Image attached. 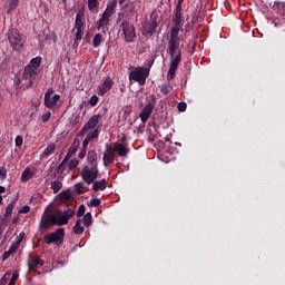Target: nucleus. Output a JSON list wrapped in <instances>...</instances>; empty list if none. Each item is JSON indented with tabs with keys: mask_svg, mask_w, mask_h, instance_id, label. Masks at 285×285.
I'll list each match as a JSON object with an SVG mask.
<instances>
[{
	"mask_svg": "<svg viewBox=\"0 0 285 285\" xmlns=\"http://www.w3.org/2000/svg\"><path fill=\"white\" fill-rule=\"evenodd\" d=\"M75 217V209L62 212L58 207H47L40 220V228L48 230L50 226H66Z\"/></svg>",
	"mask_w": 285,
	"mask_h": 285,
	"instance_id": "nucleus-1",
	"label": "nucleus"
},
{
	"mask_svg": "<svg viewBox=\"0 0 285 285\" xmlns=\"http://www.w3.org/2000/svg\"><path fill=\"white\" fill-rule=\"evenodd\" d=\"M181 31H184V22H174V26L170 31V39L168 46L170 57H175V55L181 52L179 50V32Z\"/></svg>",
	"mask_w": 285,
	"mask_h": 285,
	"instance_id": "nucleus-2",
	"label": "nucleus"
},
{
	"mask_svg": "<svg viewBox=\"0 0 285 285\" xmlns=\"http://www.w3.org/2000/svg\"><path fill=\"white\" fill-rule=\"evenodd\" d=\"M104 124V115L97 114L94 115L89 120L83 125L81 130L78 134V137H83L89 130H97V137L101 132V126Z\"/></svg>",
	"mask_w": 285,
	"mask_h": 285,
	"instance_id": "nucleus-3",
	"label": "nucleus"
},
{
	"mask_svg": "<svg viewBox=\"0 0 285 285\" xmlns=\"http://www.w3.org/2000/svg\"><path fill=\"white\" fill-rule=\"evenodd\" d=\"M150 76V68L134 67L129 72V81H136L140 86H146V79Z\"/></svg>",
	"mask_w": 285,
	"mask_h": 285,
	"instance_id": "nucleus-4",
	"label": "nucleus"
},
{
	"mask_svg": "<svg viewBox=\"0 0 285 285\" xmlns=\"http://www.w3.org/2000/svg\"><path fill=\"white\" fill-rule=\"evenodd\" d=\"M8 39L13 50H21V48H23V45L26 43V37L19 33V30L17 29H11L9 31Z\"/></svg>",
	"mask_w": 285,
	"mask_h": 285,
	"instance_id": "nucleus-5",
	"label": "nucleus"
},
{
	"mask_svg": "<svg viewBox=\"0 0 285 285\" xmlns=\"http://www.w3.org/2000/svg\"><path fill=\"white\" fill-rule=\"evenodd\" d=\"M81 177L85 181V184H95V180L97 177H99V167H92L88 165H83L81 170Z\"/></svg>",
	"mask_w": 285,
	"mask_h": 285,
	"instance_id": "nucleus-6",
	"label": "nucleus"
},
{
	"mask_svg": "<svg viewBox=\"0 0 285 285\" xmlns=\"http://www.w3.org/2000/svg\"><path fill=\"white\" fill-rule=\"evenodd\" d=\"M120 28L124 32L125 41L127 43H132V41L137 39V30L135 29V24L130 23V21L122 20Z\"/></svg>",
	"mask_w": 285,
	"mask_h": 285,
	"instance_id": "nucleus-7",
	"label": "nucleus"
},
{
	"mask_svg": "<svg viewBox=\"0 0 285 285\" xmlns=\"http://www.w3.org/2000/svg\"><path fill=\"white\" fill-rule=\"evenodd\" d=\"M66 237V229L63 227L58 228L53 233L45 236L46 244H55L56 246H61L63 244V239Z\"/></svg>",
	"mask_w": 285,
	"mask_h": 285,
	"instance_id": "nucleus-8",
	"label": "nucleus"
},
{
	"mask_svg": "<svg viewBox=\"0 0 285 285\" xmlns=\"http://www.w3.org/2000/svg\"><path fill=\"white\" fill-rule=\"evenodd\" d=\"M38 75L39 71H37V69H32L30 67L24 68L22 79L23 81H27L26 88H32V83H35Z\"/></svg>",
	"mask_w": 285,
	"mask_h": 285,
	"instance_id": "nucleus-9",
	"label": "nucleus"
},
{
	"mask_svg": "<svg viewBox=\"0 0 285 285\" xmlns=\"http://www.w3.org/2000/svg\"><path fill=\"white\" fill-rule=\"evenodd\" d=\"M170 66L169 71L167 73L168 79H175V72H177V68H179V63H181V52L178 51L176 56L170 57Z\"/></svg>",
	"mask_w": 285,
	"mask_h": 285,
	"instance_id": "nucleus-10",
	"label": "nucleus"
},
{
	"mask_svg": "<svg viewBox=\"0 0 285 285\" xmlns=\"http://www.w3.org/2000/svg\"><path fill=\"white\" fill-rule=\"evenodd\" d=\"M115 159H117V151L115 150V147L107 146L106 150L102 154L104 166H110V164H112Z\"/></svg>",
	"mask_w": 285,
	"mask_h": 285,
	"instance_id": "nucleus-11",
	"label": "nucleus"
},
{
	"mask_svg": "<svg viewBox=\"0 0 285 285\" xmlns=\"http://www.w3.org/2000/svg\"><path fill=\"white\" fill-rule=\"evenodd\" d=\"M112 86H115V82L112 79H110V77H107L98 87L99 97H104L107 92H110Z\"/></svg>",
	"mask_w": 285,
	"mask_h": 285,
	"instance_id": "nucleus-12",
	"label": "nucleus"
},
{
	"mask_svg": "<svg viewBox=\"0 0 285 285\" xmlns=\"http://www.w3.org/2000/svg\"><path fill=\"white\" fill-rule=\"evenodd\" d=\"M153 110H155V105H153L150 102L144 107L142 111L139 115L142 124H146V121H148V119H150V115H153Z\"/></svg>",
	"mask_w": 285,
	"mask_h": 285,
	"instance_id": "nucleus-13",
	"label": "nucleus"
},
{
	"mask_svg": "<svg viewBox=\"0 0 285 285\" xmlns=\"http://www.w3.org/2000/svg\"><path fill=\"white\" fill-rule=\"evenodd\" d=\"M45 262L41 261L39 256H30L28 261L29 271H37V268H41Z\"/></svg>",
	"mask_w": 285,
	"mask_h": 285,
	"instance_id": "nucleus-14",
	"label": "nucleus"
},
{
	"mask_svg": "<svg viewBox=\"0 0 285 285\" xmlns=\"http://www.w3.org/2000/svg\"><path fill=\"white\" fill-rule=\"evenodd\" d=\"M112 147L118 157H128V153H130V149H128V147H126L124 144L116 142L112 145Z\"/></svg>",
	"mask_w": 285,
	"mask_h": 285,
	"instance_id": "nucleus-15",
	"label": "nucleus"
},
{
	"mask_svg": "<svg viewBox=\"0 0 285 285\" xmlns=\"http://www.w3.org/2000/svg\"><path fill=\"white\" fill-rule=\"evenodd\" d=\"M150 21L149 27H146L147 35H155V32H157V27L159 26L157 23V14L155 12L150 14Z\"/></svg>",
	"mask_w": 285,
	"mask_h": 285,
	"instance_id": "nucleus-16",
	"label": "nucleus"
},
{
	"mask_svg": "<svg viewBox=\"0 0 285 285\" xmlns=\"http://www.w3.org/2000/svg\"><path fill=\"white\" fill-rule=\"evenodd\" d=\"M115 10H117V0H112L106 8V10L102 13V17L110 20V17L115 13Z\"/></svg>",
	"mask_w": 285,
	"mask_h": 285,
	"instance_id": "nucleus-17",
	"label": "nucleus"
},
{
	"mask_svg": "<svg viewBox=\"0 0 285 285\" xmlns=\"http://www.w3.org/2000/svg\"><path fill=\"white\" fill-rule=\"evenodd\" d=\"M183 3H184V0H178L177 7H176V13L174 17V22L176 23H184V16L181 14Z\"/></svg>",
	"mask_w": 285,
	"mask_h": 285,
	"instance_id": "nucleus-18",
	"label": "nucleus"
},
{
	"mask_svg": "<svg viewBox=\"0 0 285 285\" xmlns=\"http://www.w3.org/2000/svg\"><path fill=\"white\" fill-rule=\"evenodd\" d=\"M97 132V130H92L86 136L85 140L82 141V149L88 150V145L90 144V141H94V139H99Z\"/></svg>",
	"mask_w": 285,
	"mask_h": 285,
	"instance_id": "nucleus-19",
	"label": "nucleus"
},
{
	"mask_svg": "<svg viewBox=\"0 0 285 285\" xmlns=\"http://www.w3.org/2000/svg\"><path fill=\"white\" fill-rule=\"evenodd\" d=\"M87 166L96 167L98 168L99 164L97 163V151L96 150H89L87 155Z\"/></svg>",
	"mask_w": 285,
	"mask_h": 285,
	"instance_id": "nucleus-20",
	"label": "nucleus"
},
{
	"mask_svg": "<svg viewBox=\"0 0 285 285\" xmlns=\"http://www.w3.org/2000/svg\"><path fill=\"white\" fill-rule=\"evenodd\" d=\"M61 99V96L59 94H56L51 96L50 98L45 99V106L46 108H55L57 106V102Z\"/></svg>",
	"mask_w": 285,
	"mask_h": 285,
	"instance_id": "nucleus-21",
	"label": "nucleus"
},
{
	"mask_svg": "<svg viewBox=\"0 0 285 285\" xmlns=\"http://www.w3.org/2000/svg\"><path fill=\"white\" fill-rule=\"evenodd\" d=\"M91 184H92V190L95 193H99V190H106V179H101L97 181L94 180V183Z\"/></svg>",
	"mask_w": 285,
	"mask_h": 285,
	"instance_id": "nucleus-22",
	"label": "nucleus"
},
{
	"mask_svg": "<svg viewBox=\"0 0 285 285\" xmlns=\"http://www.w3.org/2000/svg\"><path fill=\"white\" fill-rule=\"evenodd\" d=\"M75 29L76 30L83 29V13L81 11H79L76 16Z\"/></svg>",
	"mask_w": 285,
	"mask_h": 285,
	"instance_id": "nucleus-23",
	"label": "nucleus"
},
{
	"mask_svg": "<svg viewBox=\"0 0 285 285\" xmlns=\"http://www.w3.org/2000/svg\"><path fill=\"white\" fill-rule=\"evenodd\" d=\"M41 66V57H36L30 60L29 65L27 68H31L32 70L39 71V67Z\"/></svg>",
	"mask_w": 285,
	"mask_h": 285,
	"instance_id": "nucleus-24",
	"label": "nucleus"
},
{
	"mask_svg": "<svg viewBox=\"0 0 285 285\" xmlns=\"http://www.w3.org/2000/svg\"><path fill=\"white\" fill-rule=\"evenodd\" d=\"M55 150H57V145L55 142L49 144L45 149L42 157H50V155L55 154Z\"/></svg>",
	"mask_w": 285,
	"mask_h": 285,
	"instance_id": "nucleus-25",
	"label": "nucleus"
},
{
	"mask_svg": "<svg viewBox=\"0 0 285 285\" xmlns=\"http://www.w3.org/2000/svg\"><path fill=\"white\" fill-rule=\"evenodd\" d=\"M32 177H35V173H32V170H30V168H26L21 175L22 181H30V179H32Z\"/></svg>",
	"mask_w": 285,
	"mask_h": 285,
	"instance_id": "nucleus-26",
	"label": "nucleus"
},
{
	"mask_svg": "<svg viewBox=\"0 0 285 285\" xmlns=\"http://www.w3.org/2000/svg\"><path fill=\"white\" fill-rule=\"evenodd\" d=\"M108 23H110V20L105 16H101V18L96 23V28L97 30H101V28L108 26Z\"/></svg>",
	"mask_w": 285,
	"mask_h": 285,
	"instance_id": "nucleus-27",
	"label": "nucleus"
},
{
	"mask_svg": "<svg viewBox=\"0 0 285 285\" xmlns=\"http://www.w3.org/2000/svg\"><path fill=\"white\" fill-rule=\"evenodd\" d=\"M61 188H63V183L59 180L51 181V190L53 191L55 195H57V193H59Z\"/></svg>",
	"mask_w": 285,
	"mask_h": 285,
	"instance_id": "nucleus-28",
	"label": "nucleus"
},
{
	"mask_svg": "<svg viewBox=\"0 0 285 285\" xmlns=\"http://www.w3.org/2000/svg\"><path fill=\"white\" fill-rule=\"evenodd\" d=\"M21 238H17V240L14 243H12V245L9 248V252L11 255H14V253H17V250H19V246H21Z\"/></svg>",
	"mask_w": 285,
	"mask_h": 285,
	"instance_id": "nucleus-29",
	"label": "nucleus"
},
{
	"mask_svg": "<svg viewBox=\"0 0 285 285\" xmlns=\"http://www.w3.org/2000/svg\"><path fill=\"white\" fill-rule=\"evenodd\" d=\"M101 41H104V36H101V33H97L92 40L94 48H99L101 46Z\"/></svg>",
	"mask_w": 285,
	"mask_h": 285,
	"instance_id": "nucleus-30",
	"label": "nucleus"
},
{
	"mask_svg": "<svg viewBox=\"0 0 285 285\" xmlns=\"http://www.w3.org/2000/svg\"><path fill=\"white\" fill-rule=\"evenodd\" d=\"M83 226H81V219H78L73 226V233L75 235H81L83 233Z\"/></svg>",
	"mask_w": 285,
	"mask_h": 285,
	"instance_id": "nucleus-31",
	"label": "nucleus"
},
{
	"mask_svg": "<svg viewBox=\"0 0 285 285\" xmlns=\"http://www.w3.org/2000/svg\"><path fill=\"white\" fill-rule=\"evenodd\" d=\"M97 8H99V0H88V10H90V12L97 10Z\"/></svg>",
	"mask_w": 285,
	"mask_h": 285,
	"instance_id": "nucleus-32",
	"label": "nucleus"
},
{
	"mask_svg": "<svg viewBox=\"0 0 285 285\" xmlns=\"http://www.w3.org/2000/svg\"><path fill=\"white\" fill-rule=\"evenodd\" d=\"M83 225L88 228L92 224V214L87 213L82 218Z\"/></svg>",
	"mask_w": 285,
	"mask_h": 285,
	"instance_id": "nucleus-33",
	"label": "nucleus"
},
{
	"mask_svg": "<svg viewBox=\"0 0 285 285\" xmlns=\"http://www.w3.org/2000/svg\"><path fill=\"white\" fill-rule=\"evenodd\" d=\"M171 90H173V86H170V83H164L160 87V92L163 95H168Z\"/></svg>",
	"mask_w": 285,
	"mask_h": 285,
	"instance_id": "nucleus-34",
	"label": "nucleus"
},
{
	"mask_svg": "<svg viewBox=\"0 0 285 285\" xmlns=\"http://www.w3.org/2000/svg\"><path fill=\"white\" fill-rule=\"evenodd\" d=\"M122 112H124L122 115L124 119H128V117H130V112H132V108L126 106L122 108Z\"/></svg>",
	"mask_w": 285,
	"mask_h": 285,
	"instance_id": "nucleus-35",
	"label": "nucleus"
},
{
	"mask_svg": "<svg viewBox=\"0 0 285 285\" xmlns=\"http://www.w3.org/2000/svg\"><path fill=\"white\" fill-rule=\"evenodd\" d=\"M77 166H79V160L77 158H75L69 161L68 168H69V170H75V168H77Z\"/></svg>",
	"mask_w": 285,
	"mask_h": 285,
	"instance_id": "nucleus-36",
	"label": "nucleus"
},
{
	"mask_svg": "<svg viewBox=\"0 0 285 285\" xmlns=\"http://www.w3.org/2000/svg\"><path fill=\"white\" fill-rule=\"evenodd\" d=\"M75 188L78 195H83V188L86 187L83 186V183H77L75 185Z\"/></svg>",
	"mask_w": 285,
	"mask_h": 285,
	"instance_id": "nucleus-37",
	"label": "nucleus"
},
{
	"mask_svg": "<svg viewBox=\"0 0 285 285\" xmlns=\"http://www.w3.org/2000/svg\"><path fill=\"white\" fill-rule=\"evenodd\" d=\"M17 279H19V272L14 271L13 274H12V277L9 281L8 285L17 284Z\"/></svg>",
	"mask_w": 285,
	"mask_h": 285,
	"instance_id": "nucleus-38",
	"label": "nucleus"
},
{
	"mask_svg": "<svg viewBox=\"0 0 285 285\" xmlns=\"http://www.w3.org/2000/svg\"><path fill=\"white\" fill-rule=\"evenodd\" d=\"M63 173H66V163H61L57 170H56V175H63Z\"/></svg>",
	"mask_w": 285,
	"mask_h": 285,
	"instance_id": "nucleus-39",
	"label": "nucleus"
},
{
	"mask_svg": "<svg viewBox=\"0 0 285 285\" xmlns=\"http://www.w3.org/2000/svg\"><path fill=\"white\" fill-rule=\"evenodd\" d=\"M101 205V199L99 198H94L90 200L89 206H91L92 208H97V206Z\"/></svg>",
	"mask_w": 285,
	"mask_h": 285,
	"instance_id": "nucleus-40",
	"label": "nucleus"
},
{
	"mask_svg": "<svg viewBox=\"0 0 285 285\" xmlns=\"http://www.w3.org/2000/svg\"><path fill=\"white\" fill-rule=\"evenodd\" d=\"M83 38V29H76V41H81Z\"/></svg>",
	"mask_w": 285,
	"mask_h": 285,
	"instance_id": "nucleus-41",
	"label": "nucleus"
},
{
	"mask_svg": "<svg viewBox=\"0 0 285 285\" xmlns=\"http://www.w3.org/2000/svg\"><path fill=\"white\" fill-rule=\"evenodd\" d=\"M50 117H52V114H51L50 111L43 114V115L41 116V121H42V124H46V121H50Z\"/></svg>",
	"mask_w": 285,
	"mask_h": 285,
	"instance_id": "nucleus-42",
	"label": "nucleus"
},
{
	"mask_svg": "<svg viewBox=\"0 0 285 285\" xmlns=\"http://www.w3.org/2000/svg\"><path fill=\"white\" fill-rule=\"evenodd\" d=\"M12 210H14V204H9L6 208V216L10 217V215H12Z\"/></svg>",
	"mask_w": 285,
	"mask_h": 285,
	"instance_id": "nucleus-43",
	"label": "nucleus"
},
{
	"mask_svg": "<svg viewBox=\"0 0 285 285\" xmlns=\"http://www.w3.org/2000/svg\"><path fill=\"white\" fill-rule=\"evenodd\" d=\"M89 104L90 106H97V104H99V97H97V95L91 96Z\"/></svg>",
	"mask_w": 285,
	"mask_h": 285,
	"instance_id": "nucleus-44",
	"label": "nucleus"
},
{
	"mask_svg": "<svg viewBox=\"0 0 285 285\" xmlns=\"http://www.w3.org/2000/svg\"><path fill=\"white\" fill-rule=\"evenodd\" d=\"M16 146L19 148L23 146V137L22 136H17L14 139Z\"/></svg>",
	"mask_w": 285,
	"mask_h": 285,
	"instance_id": "nucleus-45",
	"label": "nucleus"
},
{
	"mask_svg": "<svg viewBox=\"0 0 285 285\" xmlns=\"http://www.w3.org/2000/svg\"><path fill=\"white\" fill-rule=\"evenodd\" d=\"M8 177V169L6 167L0 168V179H6Z\"/></svg>",
	"mask_w": 285,
	"mask_h": 285,
	"instance_id": "nucleus-46",
	"label": "nucleus"
},
{
	"mask_svg": "<svg viewBox=\"0 0 285 285\" xmlns=\"http://www.w3.org/2000/svg\"><path fill=\"white\" fill-rule=\"evenodd\" d=\"M86 213V206L80 205L77 212L78 217H83V214Z\"/></svg>",
	"mask_w": 285,
	"mask_h": 285,
	"instance_id": "nucleus-47",
	"label": "nucleus"
},
{
	"mask_svg": "<svg viewBox=\"0 0 285 285\" xmlns=\"http://www.w3.org/2000/svg\"><path fill=\"white\" fill-rule=\"evenodd\" d=\"M19 6V0H11L9 3V9L14 10Z\"/></svg>",
	"mask_w": 285,
	"mask_h": 285,
	"instance_id": "nucleus-48",
	"label": "nucleus"
},
{
	"mask_svg": "<svg viewBox=\"0 0 285 285\" xmlns=\"http://www.w3.org/2000/svg\"><path fill=\"white\" fill-rule=\"evenodd\" d=\"M55 94V89L49 88L45 94V99H50L52 95Z\"/></svg>",
	"mask_w": 285,
	"mask_h": 285,
	"instance_id": "nucleus-49",
	"label": "nucleus"
},
{
	"mask_svg": "<svg viewBox=\"0 0 285 285\" xmlns=\"http://www.w3.org/2000/svg\"><path fill=\"white\" fill-rule=\"evenodd\" d=\"M19 213L26 215V213H30V206L24 205L19 209Z\"/></svg>",
	"mask_w": 285,
	"mask_h": 285,
	"instance_id": "nucleus-50",
	"label": "nucleus"
},
{
	"mask_svg": "<svg viewBox=\"0 0 285 285\" xmlns=\"http://www.w3.org/2000/svg\"><path fill=\"white\" fill-rule=\"evenodd\" d=\"M186 108H187L186 102H179V104H178V110H179V112H185V111H186Z\"/></svg>",
	"mask_w": 285,
	"mask_h": 285,
	"instance_id": "nucleus-51",
	"label": "nucleus"
},
{
	"mask_svg": "<svg viewBox=\"0 0 285 285\" xmlns=\"http://www.w3.org/2000/svg\"><path fill=\"white\" fill-rule=\"evenodd\" d=\"M10 255H12V254L10 253L9 249L7 252H4L2 254V262H6V259H10Z\"/></svg>",
	"mask_w": 285,
	"mask_h": 285,
	"instance_id": "nucleus-52",
	"label": "nucleus"
},
{
	"mask_svg": "<svg viewBox=\"0 0 285 285\" xmlns=\"http://www.w3.org/2000/svg\"><path fill=\"white\" fill-rule=\"evenodd\" d=\"M87 150L88 149H81V151L78 155L79 159H83L86 157Z\"/></svg>",
	"mask_w": 285,
	"mask_h": 285,
	"instance_id": "nucleus-53",
	"label": "nucleus"
},
{
	"mask_svg": "<svg viewBox=\"0 0 285 285\" xmlns=\"http://www.w3.org/2000/svg\"><path fill=\"white\" fill-rule=\"evenodd\" d=\"M60 195L62 199H70V193L62 191Z\"/></svg>",
	"mask_w": 285,
	"mask_h": 285,
	"instance_id": "nucleus-54",
	"label": "nucleus"
},
{
	"mask_svg": "<svg viewBox=\"0 0 285 285\" xmlns=\"http://www.w3.org/2000/svg\"><path fill=\"white\" fill-rule=\"evenodd\" d=\"M71 156H72V155L67 154V155L65 156L63 160H62V164H68V161H70V157H71Z\"/></svg>",
	"mask_w": 285,
	"mask_h": 285,
	"instance_id": "nucleus-55",
	"label": "nucleus"
},
{
	"mask_svg": "<svg viewBox=\"0 0 285 285\" xmlns=\"http://www.w3.org/2000/svg\"><path fill=\"white\" fill-rule=\"evenodd\" d=\"M77 146H75L72 149H71V155H75L77 153Z\"/></svg>",
	"mask_w": 285,
	"mask_h": 285,
	"instance_id": "nucleus-56",
	"label": "nucleus"
},
{
	"mask_svg": "<svg viewBox=\"0 0 285 285\" xmlns=\"http://www.w3.org/2000/svg\"><path fill=\"white\" fill-rule=\"evenodd\" d=\"M3 193H6V187L0 186V195L3 194Z\"/></svg>",
	"mask_w": 285,
	"mask_h": 285,
	"instance_id": "nucleus-57",
	"label": "nucleus"
},
{
	"mask_svg": "<svg viewBox=\"0 0 285 285\" xmlns=\"http://www.w3.org/2000/svg\"><path fill=\"white\" fill-rule=\"evenodd\" d=\"M125 1H126V0H119V4H120V6H124Z\"/></svg>",
	"mask_w": 285,
	"mask_h": 285,
	"instance_id": "nucleus-58",
	"label": "nucleus"
},
{
	"mask_svg": "<svg viewBox=\"0 0 285 285\" xmlns=\"http://www.w3.org/2000/svg\"><path fill=\"white\" fill-rule=\"evenodd\" d=\"M0 204H3V196L0 195Z\"/></svg>",
	"mask_w": 285,
	"mask_h": 285,
	"instance_id": "nucleus-59",
	"label": "nucleus"
},
{
	"mask_svg": "<svg viewBox=\"0 0 285 285\" xmlns=\"http://www.w3.org/2000/svg\"><path fill=\"white\" fill-rule=\"evenodd\" d=\"M61 1H62V3H67L68 0H61Z\"/></svg>",
	"mask_w": 285,
	"mask_h": 285,
	"instance_id": "nucleus-60",
	"label": "nucleus"
},
{
	"mask_svg": "<svg viewBox=\"0 0 285 285\" xmlns=\"http://www.w3.org/2000/svg\"><path fill=\"white\" fill-rule=\"evenodd\" d=\"M185 32H188V27H186Z\"/></svg>",
	"mask_w": 285,
	"mask_h": 285,
	"instance_id": "nucleus-61",
	"label": "nucleus"
},
{
	"mask_svg": "<svg viewBox=\"0 0 285 285\" xmlns=\"http://www.w3.org/2000/svg\"><path fill=\"white\" fill-rule=\"evenodd\" d=\"M125 140H126V137L122 138V141H125Z\"/></svg>",
	"mask_w": 285,
	"mask_h": 285,
	"instance_id": "nucleus-62",
	"label": "nucleus"
},
{
	"mask_svg": "<svg viewBox=\"0 0 285 285\" xmlns=\"http://www.w3.org/2000/svg\"><path fill=\"white\" fill-rule=\"evenodd\" d=\"M0 99H1V94H0Z\"/></svg>",
	"mask_w": 285,
	"mask_h": 285,
	"instance_id": "nucleus-63",
	"label": "nucleus"
}]
</instances>
